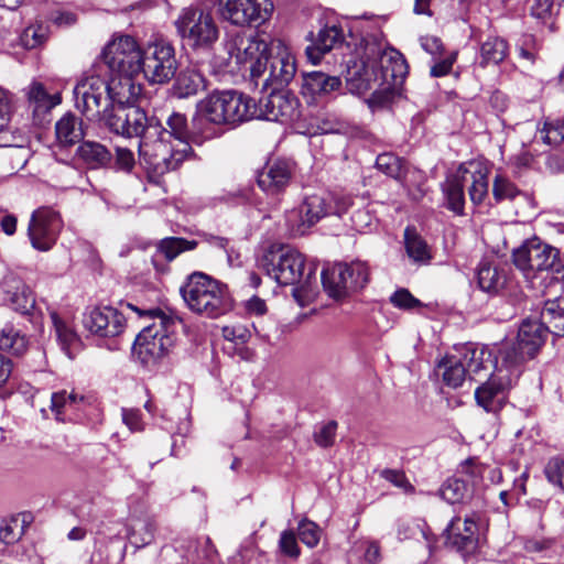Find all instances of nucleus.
<instances>
[{
  "instance_id": "22",
  "label": "nucleus",
  "mask_w": 564,
  "mask_h": 564,
  "mask_svg": "<svg viewBox=\"0 0 564 564\" xmlns=\"http://www.w3.org/2000/svg\"><path fill=\"white\" fill-rule=\"evenodd\" d=\"M510 386L511 380L509 378L491 376L487 382L476 389V401L487 412H498L506 403L507 391Z\"/></svg>"
},
{
  "instance_id": "18",
  "label": "nucleus",
  "mask_w": 564,
  "mask_h": 564,
  "mask_svg": "<svg viewBox=\"0 0 564 564\" xmlns=\"http://www.w3.org/2000/svg\"><path fill=\"white\" fill-rule=\"evenodd\" d=\"M480 517L473 512L465 518L455 517L446 528L447 543L458 552L470 554L478 546Z\"/></svg>"
},
{
  "instance_id": "52",
  "label": "nucleus",
  "mask_w": 564,
  "mask_h": 564,
  "mask_svg": "<svg viewBox=\"0 0 564 564\" xmlns=\"http://www.w3.org/2000/svg\"><path fill=\"white\" fill-rule=\"evenodd\" d=\"M376 166L388 176L400 180L404 174L402 160L392 153H382L377 156Z\"/></svg>"
},
{
  "instance_id": "44",
  "label": "nucleus",
  "mask_w": 564,
  "mask_h": 564,
  "mask_svg": "<svg viewBox=\"0 0 564 564\" xmlns=\"http://www.w3.org/2000/svg\"><path fill=\"white\" fill-rule=\"evenodd\" d=\"M404 243L406 253L413 261L425 263L431 259V252L425 240L416 232L414 228H405Z\"/></svg>"
},
{
  "instance_id": "3",
  "label": "nucleus",
  "mask_w": 564,
  "mask_h": 564,
  "mask_svg": "<svg viewBox=\"0 0 564 564\" xmlns=\"http://www.w3.org/2000/svg\"><path fill=\"white\" fill-rule=\"evenodd\" d=\"M466 186L471 203L481 204L488 195V171L476 162H468L460 164L453 174L447 176L442 189L447 208L457 215L464 214Z\"/></svg>"
},
{
  "instance_id": "48",
  "label": "nucleus",
  "mask_w": 564,
  "mask_h": 564,
  "mask_svg": "<svg viewBox=\"0 0 564 564\" xmlns=\"http://www.w3.org/2000/svg\"><path fill=\"white\" fill-rule=\"evenodd\" d=\"M469 487L465 480L452 477L441 488V496L449 503L463 502L469 496Z\"/></svg>"
},
{
  "instance_id": "57",
  "label": "nucleus",
  "mask_w": 564,
  "mask_h": 564,
  "mask_svg": "<svg viewBox=\"0 0 564 564\" xmlns=\"http://www.w3.org/2000/svg\"><path fill=\"white\" fill-rule=\"evenodd\" d=\"M11 98L9 93L0 87V147H7L8 140L2 137L10 121Z\"/></svg>"
},
{
  "instance_id": "50",
  "label": "nucleus",
  "mask_w": 564,
  "mask_h": 564,
  "mask_svg": "<svg viewBox=\"0 0 564 564\" xmlns=\"http://www.w3.org/2000/svg\"><path fill=\"white\" fill-rule=\"evenodd\" d=\"M540 138L547 145H558L564 141V119H546L539 131Z\"/></svg>"
},
{
  "instance_id": "43",
  "label": "nucleus",
  "mask_w": 564,
  "mask_h": 564,
  "mask_svg": "<svg viewBox=\"0 0 564 564\" xmlns=\"http://www.w3.org/2000/svg\"><path fill=\"white\" fill-rule=\"evenodd\" d=\"M29 346V340L24 334L12 325H6L0 329V349L14 356L23 355Z\"/></svg>"
},
{
  "instance_id": "1",
  "label": "nucleus",
  "mask_w": 564,
  "mask_h": 564,
  "mask_svg": "<svg viewBox=\"0 0 564 564\" xmlns=\"http://www.w3.org/2000/svg\"><path fill=\"white\" fill-rule=\"evenodd\" d=\"M180 293L188 310L200 316L218 318L234 308L227 285L204 272L189 274Z\"/></svg>"
},
{
  "instance_id": "49",
  "label": "nucleus",
  "mask_w": 564,
  "mask_h": 564,
  "mask_svg": "<svg viewBox=\"0 0 564 564\" xmlns=\"http://www.w3.org/2000/svg\"><path fill=\"white\" fill-rule=\"evenodd\" d=\"M155 530V522L152 519H148L139 529L135 527H128L127 536L132 545L137 549H141L149 545L154 540Z\"/></svg>"
},
{
  "instance_id": "63",
  "label": "nucleus",
  "mask_w": 564,
  "mask_h": 564,
  "mask_svg": "<svg viewBox=\"0 0 564 564\" xmlns=\"http://www.w3.org/2000/svg\"><path fill=\"white\" fill-rule=\"evenodd\" d=\"M456 58H457V52H452L447 57L435 63L431 67V76L442 77V76L449 74Z\"/></svg>"
},
{
  "instance_id": "32",
  "label": "nucleus",
  "mask_w": 564,
  "mask_h": 564,
  "mask_svg": "<svg viewBox=\"0 0 564 564\" xmlns=\"http://www.w3.org/2000/svg\"><path fill=\"white\" fill-rule=\"evenodd\" d=\"M347 272L346 263H336L322 271L323 288L330 297L340 300L347 296V285L343 282Z\"/></svg>"
},
{
  "instance_id": "8",
  "label": "nucleus",
  "mask_w": 564,
  "mask_h": 564,
  "mask_svg": "<svg viewBox=\"0 0 564 564\" xmlns=\"http://www.w3.org/2000/svg\"><path fill=\"white\" fill-rule=\"evenodd\" d=\"M218 17L237 28L260 26L270 20L271 0H213Z\"/></svg>"
},
{
  "instance_id": "34",
  "label": "nucleus",
  "mask_w": 564,
  "mask_h": 564,
  "mask_svg": "<svg viewBox=\"0 0 564 564\" xmlns=\"http://www.w3.org/2000/svg\"><path fill=\"white\" fill-rule=\"evenodd\" d=\"M477 279L482 291L497 294L507 283V273L497 265L482 261L478 267Z\"/></svg>"
},
{
  "instance_id": "60",
  "label": "nucleus",
  "mask_w": 564,
  "mask_h": 564,
  "mask_svg": "<svg viewBox=\"0 0 564 564\" xmlns=\"http://www.w3.org/2000/svg\"><path fill=\"white\" fill-rule=\"evenodd\" d=\"M518 51L521 58L529 62V64H534L539 55L540 46L534 36L524 35Z\"/></svg>"
},
{
  "instance_id": "4",
  "label": "nucleus",
  "mask_w": 564,
  "mask_h": 564,
  "mask_svg": "<svg viewBox=\"0 0 564 564\" xmlns=\"http://www.w3.org/2000/svg\"><path fill=\"white\" fill-rule=\"evenodd\" d=\"M198 109L217 126H235L257 115L254 99L235 90L214 91L198 102Z\"/></svg>"
},
{
  "instance_id": "25",
  "label": "nucleus",
  "mask_w": 564,
  "mask_h": 564,
  "mask_svg": "<svg viewBox=\"0 0 564 564\" xmlns=\"http://www.w3.org/2000/svg\"><path fill=\"white\" fill-rule=\"evenodd\" d=\"M343 41L344 33L341 28L326 25L319 30L315 39H312L313 43L305 50L306 56L313 64H317L324 54L341 45Z\"/></svg>"
},
{
  "instance_id": "56",
  "label": "nucleus",
  "mask_w": 564,
  "mask_h": 564,
  "mask_svg": "<svg viewBox=\"0 0 564 564\" xmlns=\"http://www.w3.org/2000/svg\"><path fill=\"white\" fill-rule=\"evenodd\" d=\"M347 274L350 279L349 285L351 286L352 292L365 288L369 280V270L366 263L361 261H354L347 264Z\"/></svg>"
},
{
  "instance_id": "11",
  "label": "nucleus",
  "mask_w": 564,
  "mask_h": 564,
  "mask_svg": "<svg viewBox=\"0 0 564 564\" xmlns=\"http://www.w3.org/2000/svg\"><path fill=\"white\" fill-rule=\"evenodd\" d=\"M101 55L113 74L138 75L141 72L143 51L130 35H115L107 43Z\"/></svg>"
},
{
  "instance_id": "36",
  "label": "nucleus",
  "mask_w": 564,
  "mask_h": 564,
  "mask_svg": "<svg viewBox=\"0 0 564 564\" xmlns=\"http://www.w3.org/2000/svg\"><path fill=\"white\" fill-rule=\"evenodd\" d=\"M541 319L544 321L550 333L564 336V299L547 300L541 312Z\"/></svg>"
},
{
  "instance_id": "19",
  "label": "nucleus",
  "mask_w": 564,
  "mask_h": 564,
  "mask_svg": "<svg viewBox=\"0 0 564 564\" xmlns=\"http://www.w3.org/2000/svg\"><path fill=\"white\" fill-rule=\"evenodd\" d=\"M124 316L113 307H95L84 314L83 325L89 334L98 337H115L124 329Z\"/></svg>"
},
{
  "instance_id": "31",
  "label": "nucleus",
  "mask_w": 564,
  "mask_h": 564,
  "mask_svg": "<svg viewBox=\"0 0 564 564\" xmlns=\"http://www.w3.org/2000/svg\"><path fill=\"white\" fill-rule=\"evenodd\" d=\"M55 134L61 147H73L84 138L83 121L74 113H65L55 123Z\"/></svg>"
},
{
  "instance_id": "59",
  "label": "nucleus",
  "mask_w": 564,
  "mask_h": 564,
  "mask_svg": "<svg viewBox=\"0 0 564 564\" xmlns=\"http://www.w3.org/2000/svg\"><path fill=\"white\" fill-rule=\"evenodd\" d=\"M280 551L292 558L300 556L301 550L297 544L296 535L292 530H285L281 533L279 540Z\"/></svg>"
},
{
  "instance_id": "5",
  "label": "nucleus",
  "mask_w": 564,
  "mask_h": 564,
  "mask_svg": "<svg viewBox=\"0 0 564 564\" xmlns=\"http://www.w3.org/2000/svg\"><path fill=\"white\" fill-rule=\"evenodd\" d=\"M267 273L281 285H295L293 296L303 305L302 297L307 295V289L315 269L305 272V258L296 249L282 247L276 254L265 257Z\"/></svg>"
},
{
  "instance_id": "47",
  "label": "nucleus",
  "mask_w": 564,
  "mask_h": 564,
  "mask_svg": "<svg viewBox=\"0 0 564 564\" xmlns=\"http://www.w3.org/2000/svg\"><path fill=\"white\" fill-rule=\"evenodd\" d=\"M126 108L127 106L110 104V108H105L101 118L97 120L102 121L111 132L122 135L124 131V120H127L124 116Z\"/></svg>"
},
{
  "instance_id": "28",
  "label": "nucleus",
  "mask_w": 564,
  "mask_h": 564,
  "mask_svg": "<svg viewBox=\"0 0 564 564\" xmlns=\"http://www.w3.org/2000/svg\"><path fill=\"white\" fill-rule=\"evenodd\" d=\"M148 132L173 142H187L189 144V127L186 116L181 112H173L166 119V128L159 121L151 122Z\"/></svg>"
},
{
  "instance_id": "37",
  "label": "nucleus",
  "mask_w": 564,
  "mask_h": 564,
  "mask_svg": "<svg viewBox=\"0 0 564 564\" xmlns=\"http://www.w3.org/2000/svg\"><path fill=\"white\" fill-rule=\"evenodd\" d=\"M26 95L35 115L45 113L61 102L58 95H50L39 82H33L29 86Z\"/></svg>"
},
{
  "instance_id": "15",
  "label": "nucleus",
  "mask_w": 564,
  "mask_h": 564,
  "mask_svg": "<svg viewBox=\"0 0 564 564\" xmlns=\"http://www.w3.org/2000/svg\"><path fill=\"white\" fill-rule=\"evenodd\" d=\"M63 228L59 214L51 207H40L33 212L28 236L34 249L45 252L53 248Z\"/></svg>"
},
{
  "instance_id": "23",
  "label": "nucleus",
  "mask_w": 564,
  "mask_h": 564,
  "mask_svg": "<svg viewBox=\"0 0 564 564\" xmlns=\"http://www.w3.org/2000/svg\"><path fill=\"white\" fill-rule=\"evenodd\" d=\"M292 166L284 160L269 162L258 174L257 183L268 195H278L283 192L291 182Z\"/></svg>"
},
{
  "instance_id": "64",
  "label": "nucleus",
  "mask_w": 564,
  "mask_h": 564,
  "mask_svg": "<svg viewBox=\"0 0 564 564\" xmlns=\"http://www.w3.org/2000/svg\"><path fill=\"white\" fill-rule=\"evenodd\" d=\"M546 169L551 173H560L564 171V151H553L546 155Z\"/></svg>"
},
{
  "instance_id": "16",
  "label": "nucleus",
  "mask_w": 564,
  "mask_h": 564,
  "mask_svg": "<svg viewBox=\"0 0 564 564\" xmlns=\"http://www.w3.org/2000/svg\"><path fill=\"white\" fill-rule=\"evenodd\" d=\"M560 251L538 239L524 242L512 254L514 265L524 274L553 269Z\"/></svg>"
},
{
  "instance_id": "14",
  "label": "nucleus",
  "mask_w": 564,
  "mask_h": 564,
  "mask_svg": "<svg viewBox=\"0 0 564 564\" xmlns=\"http://www.w3.org/2000/svg\"><path fill=\"white\" fill-rule=\"evenodd\" d=\"M378 61L382 88L373 91L371 100L375 104L383 105L392 98L395 88L403 83L408 74V64L403 55L395 50L382 51L380 48Z\"/></svg>"
},
{
  "instance_id": "45",
  "label": "nucleus",
  "mask_w": 564,
  "mask_h": 564,
  "mask_svg": "<svg viewBox=\"0 0 564 564\" xmlns=\"http://www.w3.org/2000/svg\"><path fill=\"white\" fill-rule=\"evenodd\" d=\"M214 123L209 121L207 116L197 108L196 115L192 119L189 127V144H202L206 140H210L217 135Z\"/></svg>"
},
{
  "instance_id": "9",
  "label": "nucleus",
  "mask_w": 564,
  "mask_h": 564,
  "mask_svg": "<svg viewBox=\"0 0 564 564\" xmlns=\"http://www.w3.org/2000/svg\"><path fill=\"white\" fill-rule=\"evenodd\" d=\"M178 63L172 44L156 41L143 50L141 72L152 85H165L175 77Z\"/></svg>"
},
{
  "instance_id": "33",
  "label": "nucleus",
  "mask_w": 564,
  "mask_h": 564,
  "mask_svg": "<svg viewBox=\"0 0 564 564\" xmlns=\"http://www.w3.org/2000/svg\"><path fill=\"white\" fill-rule=\"evenodd\" d=\"M76 153L91 169L106 167L112 161L111 152L104 144L96 141H84L77 148Z\"/></svg>"
},
{
  "instance_id": "42",
  "label": "nucleus",
  "mask_w": 564,
  "mask_h": 564,
  "mask_svg": "<svg viewBox=\"0 0 564 564\" xmlns=\"http://www.w3.org/2000/svg\"><path fill=\"white\" fill-rule=\"evenodd\" d=\"M438 368L443 369L442 377L444 383L454 389L460 387L468 376L464 361L457 356L446 357L438 365Z\"/></svg>"
},
{
  "instance_id": "38",
  "label": "nucleus",
  "mask_w": 564,
  "mask_h": 564,
  "mask_svg": "<svg viewBox=\"0 0 564 564\" xmlns=\"http://www.w3.org/2000/svg\"><path fill=\"white\" fill-rule=\"evenodd\" d=\"M127 120H124V131L122 137H142L148 134V130L150 123L153 122V119L149 120L145 112L134 105H128L126 108Z\"/></svg>"
},
{
  "instance_id": "41",
  "label": "nucleus",
  "mask_w": 564,
  "mask_h": 564,
  "mask_svg": "<svg viewBox=\"0 0 564 564\" xmlns=\"http://www.w3.org/2000/svg\"><path fill=\"white\" fill-rule=\"evenodd\" d=\"M492 196L497 203L503 200L510 202H530V196L520 191L511 181L501 174H497L492 183Z\"/></svg>"
},
{
  "instance_id": "27",
  "label": "nucleus",
  "mask_w": 564,
  "mask_h": 564,
  "mask_svg": "<svg viewBox=\"0 0 564 564\" xmlns=\"http://www.w3.org/2000/svg\"><path fill=\"white\" fill-rule=\"evenodd\" d=\"M6 301L14 311L21 314H30L35 307V299L31 289L15 278H8L3 281Z\"/></svg>"
},
{
  "instance_id": "39",
  "label": "nucleus",
  "mask_w": 564,
  "mask_h": 564,
  "mask_svg": "<svg viewBox=\"0 0 564 564\" xmlns=\"http://www.w3.org/2000/svg\"><path fill=\"white\" fill-rule=\"evenodd\" d=\"M84 397H78L74 392L65 390L52 394L51 409L55 413L56 420L66 421L70 420L69 414L79 410V404L84 402Z\"/></svg>"
},
{
  "instance_id": "12",
  "label": "nucleus",
  "mask_w": 564,
  "mask_h": 564,
  "mask_svg": "<svg viewBox=\"0 0 564 564\" xmlns=\"http://www.w3.org/2000/svg\"><path fill=\"white\" fill-rule=\"evenodd\" d=\"M108 82L99 75L82 78L74 88L76 108L90 121L101 118L105 108L110 106Z\"/></svg>"
},
{
  "instance_id": "46",
  "label": "nucleus",
  "mask_w": 564,
  "mask_h": 564,
  "mask_svg": "<svg viewBox=\"0 0 564 564\" xmlns=\"http://www.w3.org/2000/svg\"><path fill=\"white\" fill-rule=\"evenodd\" d=\"M197 246L195 240H186L178 237H167L158 243V252L164 256L167 261L174 260L180 253L193 250Z\"/></svg>"
},
{
  "instance_id": "55",
  "label": "nucleus",
  "mask_w": 564,
  "mask_h": 564,
  "mask_svg": "<svg viewBox=\"0 0 564 564\" xmlns=\"http://www.w3.org/2000/svg\"><path fill=\"white\" fill-rule=\"evenodd\" d=\"M389 300L394 307L403 311H414L423 307V303L404 288L398 289L393 292Z\"/></svg>"
},
{
  "instance_id": "51",
  "label": "nucleus",
  "mask_w": 564,
  "mask_h": 564,
  "mask_svg": "<svg viewBox=\"0 0 564 564\" xmlns=\"http://www.w3.org/2000/svg\"><path fill=\"white\" fill-rule=\"evenodd\" d=\"M51 318L55 328L56 337L62 348L68 354L72 346L78 341L77 334L69 327L56 312L51 313Z\"/></svg>"
},
{
  "instance_id": "40",
  "label": "nucleus",
  "mask_w": 564,
  "mask_h": 564,
  "mask_svg": "<svg viewBox=\"0 0 564 564\" xmlns=\"http://www.w3.org/2000/svg\"><path fill=\"white\" fill-rule=\"evenodd\" d=\"M202 88H204V77L197 70L189 68L182 70L173 85L174 95L178 98L196 95Z\"/></svg>"
},
{
  "instance_id": "20",
  "label": "nucleus",
  "mask_w": 564,
  "mask_h": 564,
  "mask_svg": "<svg viewBox=\"0 0 564 564\" xmlns=\"http://www.w3.org/2000/svg\"><path fill=\"white\" fill-rule=\"evenodd\" d=\"M296 73V65L294 56L286 51L284 47H279L275 55L269 56V63L267 64V70L263 73L262 86H272L274 89L286 86Z\"/></svg>"
},
{
  "instance_id": "62",
  "label": "nucleus",
  "mask_w": 564,
  "mask_h": 564,
  "mask_svg": "<svg viewBox=\"0 0 564 564\" xmlns=\"http://www.w3.org/2000/svg\"><path fill=\"white\" fill-rule=\"evenodd\" d=\"M115 166L118 170L130 172L134 166L133 153L126 148H117Z\"/></svg>"
},
{
  "instance_id": "21",
  "label": "nucleus",
  "mask_w": 564,
  "mask_h": 564,
  "mask_svg": "<svg viewBox=\"0 0 564 564\" xmlns=\"http://www.w3.org/2000/svg\"><path fill=\"white\" fill-rule=\"evenodd\" d=\"M330 198L332 194L325 193L308 195L300 206L299 212H292L289 215V221L297 217L301 219V224L296 229L297 234L303 235L306 228L315 225L323 217L332 215Z\"/></svg>"
},
{
  "instance_id": "6",
  "label": "nucleus",
  "mask_w": 564,
  "mask_h": 564,
  "mask_svg": "<svg viewBox=\"0 0 564 564\" xmlns=\"http://www.w3.org/2000/svg\"><path fill=\"white\" fill-rule=\"evenodd\" d=\"M191 152L192 147L187 142H173L150 132L139 142L141 160L156 175L177 170Z\"/></svg>"
},
{
  "instance_id": "7",
  "label": "nucleus",
  "mask_w": 564,
  "mask_h": 564,
  "mask_svg": "<svg viewBox=\"0 0 564 564\" xmlns=\"http://www.w3.org/2000/svg\"><path fill=\"white\" fill-rule=\"evenodd\" d=\"M175 25L181 37L194 48L208 50L219 37L213 14L198 7L183 9Z\"/></svg>"
},
{
  "instance_id": "2",
  "label": "nucleus",
  "mask_w": 564,
  "mask_h": 564,
  "mask_svg": "<svg viewBox=\"0 0 564 564\" xmlns=\"http://www.w3.org/2000/svg\"><path fill=\"white\" fill-rule=\"evenodd\" d=\"M130 307L140 316L153 321L143 327L132 346V355L141 364H153L165 356L174 346L175 318L161 308L140 310L133 305H130Z\"/></svg>"
},
{
  "instance_id": "26",
  "label": "nucleus",
  "mask_w": 564,
  "mask_h": 564,
  "mask_svg": "<svg viewBox=\"0 0 564 564\" xmlns=\"http://www.w3.org/2000/svg\"><path fill=\"white\" fill-rule=\"evenodd\" d=\"M341 87V79L323 72H310L303 74L302 94L305 97L315 99L327 96Z\"/></svg>"
},
{
  "instance_id": "17",
  "label": "nucleus",
  "mask_w": 564,
  "mask_h": 564,
  "mask_svg": "<svg viewBox=\"0 0 564 564\" xmlns=\"http://www.w3.org/2000/svg\"><path fill=\"white\" fill-rule=\"evenodd\" d=\"M299 117V99L283 90H273L259 100L254 118L269 121L289 122Z\"/></svg>"
},
{
  "instance_id": "13",
  "label": "nucleus",
  "mask_w": 564,
  "mask_h": 564,
  "mask_svg": "<svg viewBox=\"0 0 564 564\" xmlns=\"http://www.w3.org/2000/svg\"><path fill=\"white\" fill-rule=\"evenodd\" d=\"M380 54V45L376 42L367 43L365 54L360 61L348 67L347 85L351 93L364 95L375 88L380 89L381 78L378 70V55Z\"/></svg>"
},
{
  "instance_id": "35",
  "label": "nucleus",
  "mask_w": 564,
  "mask_h": 564,
  "mask_svg": "<svg viewBox=\"0 0 564 564\" xmlns=\"http://www.w3.org/2000/svg\"><path fill=\"white\" fill-rule=\"evenodd\" d=\"M508 42L499 36H489L480 45L479 65L487 67L489 65H498L508 56Z\"/></svg>"
},
{
  "instance_id": "24",
  "label": "nucleus",
  "mask_w": 564,
  "mask_h": 564,
  "mask_svg": "<svg viewBox=\"0 0 564 564\" xmlns=\"http://www.w3.org/2000/svg\"><path fill=\"white\" fill-rule=\"evenodd\" d=\"M270 55L269 44L259 35L248 37L245 46L240 48L238 59L241 63H250V76L256 85L267 70Z\"/></svg>"
},
{
  "instance_id": "54",
  "label": "nucleus",
  "mask_w": 564,
  "mask_h": 564,
  "mask_svg": "<svg viewBox=\"0 0 564 564\" xmlns=\"http://www.w3.org/2000/svg\"><path fill=\"white\" fill-rule=\"evenodd\" d=\"M300 540L308 547H315L321 540L322 529L313 521L303 519L297 525Z\"/></svg>"
},
{
  "instance_id": "58",
  "label": "nucleus",
  "mask_w": 564,
  "mask_h": 564,
  "mask_svg": "<svg viewBox=\"0 0 564 564\" xmlns=\"http://www.w3.org/2000/svg\"><path fill=\"white\" fill-rule=\"evenodd\" d=\"M557 9L558 6L554 0H533L530 11L532 17L546 22L557 12Z\"/></svg>"
},
{
  "instance_id": "10",
  "label": "nucleus",
  "mask_w": 564,
  "mask_h": 564,
  "mask_svg": "<svg viewBox=\"0 0 564 564\" xmlns=\"http://www.w3.org/2000/svg\"><path fill=\"white\" fill-rule=\"evenodd\" d=\"M550 333L543 319L525 318L518 332L517 345L502 355V362L508 369L517 368L519 365L535 356L544 345Z\"/></svg>"
},
{
  "instance_id": "30",
  "label": "nucleus",
  "mask_w": 564,
  "mask_h": 564,
  "mask_svg": "<svg viewBox=\"0 0 564 564\" xmlns=\"http://www.w3.org/2000/svg\"><path fill=\"white\" fill-rule=\"evenodd\" d=\"M135 75H118L108 82V97L112 105H133L135 98L141 91V87L133 83Z\"/></svg>"
},
{
  "instance_id": "61",
  "label": "nucleus",
  "mask_w": 564,
  "mask_h": 564,
  "mask_svg": "<svg viewBox=\"0 0 564 564\" xmlns=\"http://www.w3.org/2000/svg\"><path fill=\"white\" fill-rule=\"evenodd\" d=\"M337 422L329 421L314 434L315 443L321 447H329L334 444Z\"/></svg>"
},
{
  "instance_id": "29",
  "label": "nucleus",
  "mask_w": 564,
  "mask_h": 564,
  "mask_svg": "<svg viewBox=\"0 0 564 564\" xmlns=\"http://www.w3.org/2000/svg\"><path fill=\"white\" fill-rule=\"evenodd\" d=\"M459 358L464 361L466 372L471 380H477L476 377L481 371L489 372L497 365L491 351L485 347H465Z\"/></svg>"
},
{
  "instance_id": "53",
  "label": "nucleus",
  "mask_w": 564,
  "mask_h": 564,
  "mask_svg": "<svg viewBox=\"0 0 564 564\" xmlns=\"http://www.w3.org/2000/svg\"><path fill=\"white\" fill-rule=\"evenodd\" d=\"M47 39V29L42 24L25 28L20 36L21 45L26 50H33L42 45Z\"/></svg>"
}]
</instances>
